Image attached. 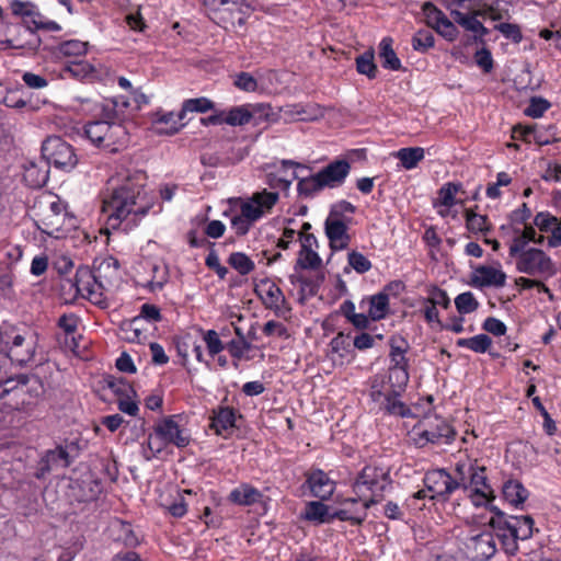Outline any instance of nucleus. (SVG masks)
I'll use <instances>...</instances> for the list:
<instances>
[{
    "mask_svg": "<svg viewBox=\"0 0 561 561\" xmlns=\"http://www.w3.org/2000/svg\"><path fill=\"white\" fill-rule=\"evenodd\" d=\"M423 484L431 493L430 500L442 504L459 489L468 492V499L476 507L488 506L496 497L488 478V468L467 454L456 461L455 477L444 468L432 469L425 472Z\"/></svg>",
    "mask_w": 561,
    "mask_h": 561,
    "instance_id": "nucleus-1",
    "label": "nucleus"
},
{
    "mask_svg": "<svg viewBox=\"0 0 561 561\" xmlns=\"http://www.w3.org/2000/svg\"><path fill=\"white\" fill-rule=\"evenodd\" d=\"M147 174L137 170L123 182L107 190L102 201V213L112 229L127 231L137 227L156 204V196L147 190Z\"/></svg>",
    "mask_w": 561,
    "mask_h": 561,
    "instance_id": "nucleus-2",
    "label": "nucleus"
},
{
    "mask_svg": "<svg viewBox=\"0 0 561 561\" xmlns=\"http://www.w3.org/2000/svg\"><path fill=\"white\" fill-rule=\"evenodd\" d=\"M389 346V367L386 373H378L369 378V398L379 405L383 414L409 417L412 411L401 398L410 380V360L407 357L410 345L404 337L393 336Z\"/></svg>",
    "mask_w": 561,
    "mask_h": 561,
    "instance_id": "nucleus-3",
    "label": "nucleus"
},
{
    "mask_svg": "<svg viewBox=\"0 0 561 561\" xmlns=\"http://www.w3.org/2000/svg\"><path fill=\"white\" fill-rule=\"evenodd\" d=\"M121 263L112 256L96 257L92 270L79 268L76 273L75 286L77 293L99 305L104 291H111L121 280Z\"/></svg>",
    "mask_w": 561,
    "mask_h": 561,
    "instance_id": "nucleus-4",
    "label": "nucleus"
},
{
    "mask_svg": "<svg viewBox=\"0 0 561 561\" xmlns=\"http://www.w3.org/2000/svg\"><path fill=\"white\" fill-rule=\"evenodd\" d=\"M492 514L488 526L499 540L501 550L508 557H514L519 550L518 542L528 540L535 530V520L530 515H508L495 505H490Z\"/></svg>",
    "mask_w": 561,
    "mask_h": 561,
    "instance_id": "nucleus-5",
    "label": "nucleus"
},
{
    "mask_svg": "<svg viewBox=\"0 0 561 561\" xmlns=\"http://www.w3.org/2000/svg\"><path fill=\"white\" fill-rule=\"evenodd\" d=\"M44 392L38 377L18 375L0 382V410H21Z\"/></svg>",
    "mask_w": 561,
    "mask_h": 561,
    "instance_id": "nucleus-6",
    "label": "nucleus"
},
{
    "mask_svg": "<svg viewBox=\"0 0 561 561\" xmlns=\"http://www.w3.org/2000/svg\"><path fill=\"white\" fill-rule=\"evenodd\" d=\"M391 486L392 479L389 470L375 465H366L352 483L353 492L365 503L366 508L380 503Z\"/></svg>",
    "mask_w": 561,
    "mask_h": 561,
    "instance_id": "nucleus-7",
    "label": "nucleus"
},
{
    "mask_svg": "<svg viewBox=\"0 0 561 561\" xmlns=\"http://www.w3.org/2000/svg\"><path fill=\"white\" fill-rule=\"evenodd\" d=\"M83 133L92 145L111 152L118 151L129 140L125 125L105 117H91L83 126Z\"/></svg>",
    "mask_w": 561,
    "mask_h": 561,
    "instance_id": "nucleus-8",
    "label": "nucleus"
},
{
    "mask_svg": "<svg viewBox=\"0 0 561 561\" xmlns=\"http://www.w3.org/2000/svg\"><path fill=\"white\" fill-rule=\"evenodd\" d=\"M179 417L180 415L165 416L153 427V434L148 437V447L154 455L161 453L168 445L184 448L190 444V434L178 423Z\"/></svg>",
    "mask_w": 561,
    "mask_h": 561,
    "instance_id": "nucleus-9",
    "label": "nucleus"
},
{
    "mask_svg": "<svg viewBox=\"0 0 561 561\" xmlns=\"http://www.w3.org/2000/svg\"><path fill=\"white\" fill-rule=\"evenodd\" d=\"M78 111L90 117H105L123 124L126 119V112L130 106L129 100L124 96L113 99L93 100L90 98L78 99Z\"/></svg>",
    "mask_w": 561,
    "mask_h": 561,
    "instance_id": "nucleus-10",
    "label": "nucleus"
},
{
    "mask_svg": "<svg viewBox=\"0 0 561 561\" xmlns=\"http://www.w3.org/2000/svg\"><path fill=\"white\" fill-rule=\"evenodd\" d=\"M414 442L420 448L428 444H450L456 436L454 427L443 417H428L414 428Z\"/></svg>",
    "mask_w": 561,
    "mask_h": 561,
    "instance_id": "nucleus-11",
    "label": "nucleus"
},
{
    "mask_svg": "<svg viewBox=\"0 0 561 561\" xmlns=\"http://www.w3.org/2000/svg\"><path fill=\"white\" fill-rule=\"evenodd\" d=\"M515 268L533 277L548 279L556 275L557 267L552 259L541 249L529 247L515 260Z\"/></svg>",
    "mask_w": 561,
    "mask_h": 561,
    "instance_id": "nucleus-12",
    "label": "nucleus"
},
{
    "mask_svg": "<svg viewBox=\"0 0 561 561\" xmlns=\"http://www.w3.org/2000/svg\"><path fill=\"white\" fill-rule=\"evenodd\" d=\"M42 157L46 161V167L54 165L66 171L73 169L78 163L73 147L59 136H50L44 140Z\"/></svg>",
    "mask_w": 561,
    "mask_h": 561,
    "instance_id": "nucleus-13",
    "label": "nucleus"
},
{
    "mask_svg": "<svg viewBox=\"0 0 561 561\" xmlns=\"http://www.w3.org/2000/svg\"><path fill=\"white\" fill-rule=\"evenodd\" d=\"M41 14L34 10L30 12V16L24 15L21 24H12L9 26V33L19 32L25 39H20L16 36H10L2 41L9 48L13 49H30L35 50L41 45V38L36 34V30H41Z\"/></svg>",
    "mask_w": 561,
    "mask_h": 561,
    "instance_id": "nucleus-14",
    "label": "nucleus"
},
{
    "mask_svg": "<svg viewBox=\"0 0 561 561\" xmlns=\"http://www.w3.org/2000/svg\"><path fill=\"white\" fill-rule=\"evenodd\" d=\"M493 530H472L462 541V551L470 561H488L497 551L496 540Z\"/></svg>",
    "mask_w": 561,
    "mask_h": 561,
    "instance_id": "nucleus-15",
    "label": "nucleus"
},
{
    "mask_svg": "<svg viewBox=\"0 0 561 561\" xmlns=\"http://www.w3.org/2000/svg\"><path fill=\"white\" fill-rule=\"evenodd\" d=\"M279 199L278 192L263 190L255 192L240 205V214L244 219L255 224L266 213H270Z\"/></svg>",
    "mask_w": 561,
    "mask_h": 561,
    "instance_id": "nucleus-16",
    "label": "nucleus"
},
{
    "mask_svg": "<svg viewBox=\"0 0 561 561\" xmlns=\"http://www.w3.org/2000/svg\"><path fill=\"white\" fill-rule=\"evenodd\" d=\"M271 106L264 104H243L239 106H232L229 110H224L225 124L229 126H244L250 124L252 119L254 125H257L260 121H270Z\"/></svg>",
    "mask_w": 561,
    "mask_h": 561,
    "instance_id": "nucleus-17",
    "label": "nucleus"
},
{
    "mask_svg": "<svg viewBox=\"0 0 561 561\" xmlns=\"http://www.w3.org/2000/svg\"><path fill=\"white\" fill-rule=\"evenodd\" d=\"M254 291L260 296L266 309L272 310L276 317L287 319L291 308L286 301L282 289L271 279H262Z\"/></svg>",
    "mask_w": 561,
    "mask_h": 561,
    "instance_id": "nucleus-18",
    "label": "nucleus"
},
{
    "mask_svg": "<svg viewBox=\"0 0 561 561\" xmlns=\"http://www.w3.org/2000/svg\"><path fill=\"white\" fill-rule=\"evenodd\" d=\"M70 462V455L67 449L62 446H56L43 454L35 466L33 476L38 480L45 479L51 471L69 467Z\"/></svg>",
    "mask_w": 561,
    "mask_h": 561,
    "instance_id": "nucleus-19",
    "label": "nucleus"
},
{
    "mask_svg": "<svg viewBox=\"0 0 561 561\" xmlns=\"http://www.w3.org/2000/svg\"><path fill=\"white\" fill-rule=\"evenodd\" d=\"M335 214H329L324 221V233L329 240V247L332 252H339L347 249L351 242V236L348 234V222L347 220L335 219Z\"/></svg>",
    "mask_w": 561,
    "mask_h": 561,
    "instance_id": "nucleus-20",
    "label": "nucleus"
},
{
    "mask_svg": "<svg viewBox=\"0 0 561 561\" xmlns=\"http://www.w3.org/2000/svg\"><path fill=\"white\" fill-rule=\"evenodd\" d=\"M350 171L351 164L348 161L341 159L330 162L328 165L317 172V175L324 188H334L345 182Z\"/></svg>",
    "mask_w": 561,
    "mask_h": 561,
    "instance_id": "nucleus-21",
    "label": "nucleus"
},
{
    "mask_svg": "<svg viewBox=\"0 0 561 561\" xmlns=\"http://www.w3.org/2000/svg\"><path fill=\"white\" fill-rule=\"evenodd\" d=\"M306 484L311 495L321 501L329 500L335 491V482L321 469H316L307 473Z\"/></svg>",
    "mask_w": 561,
    "mask_h": 561,
    "instance_id": "nucleus-22",
    "label": "nucleus"
},
{
    "mask_svg": "<svg viewBox=\"0 0 561 561\" xmlns=\"http://www.w3.org/2000/svg\"><path fill=\"white\" fill-rule=\"evenodd\" d=\"M360 500L357 497H347L342 501L344 507L332 512L333 520L348 522L353 526L362 525L367 518V510L363 502L358 506Z\"/></svg>",
    "mask_w": 561,
    "mask_h": 561,
    "instance_id": "nucleus-23",
    "label": "nucleus"
},
{
    "mask_svg": "<svg viewBox=\"0 0 561 561\" xmlns=\"http://www.w3.org/2000/svg\"><path fill=\"white\" fill-rule=\"evenodd\" d=\"M506 283V274L493 266L479 265L471 276L470 285L474 288L503 287Z\"/></svg>",
    "mask_w": 561,
    "mask_h": 561,
    "instance_id": "nucleus-24",
    "label": "nucleus"
},
{
    "mask_svg": "<svg viewBox=\"0 0 561 561\" xmlns=\"http://www.w3.org/2000/svg\"><path fill=\"white\" fill-rule=\"evenodd\" d=\"M141 319H145L149 322H160L162 320V314L156 305L144 304L140 307L139 316L125 323L124 325L126 328L123 327V330L126 332H131V335H127L126 337L129 342H140L141 337L144 336L142 331L137 328V323L140 322Z\"/></svg>",
    "mask_w": 561,
    "mask_h": 561,
    "instance_id": "nucleus-25",
    "label": "nucleus"
},
{
    "mask_svg": "<svg viewBox=\"0 0 561 561\" xmlns=\"http://www.w3.org/2000/svg\"><path fill=\"white\" fill-rule=\"evenodd\" d=\"M534 225L541 231L550 233L548 245L558 248L561 245V218H558L549 211H539L534 218Z\"/></svg>",
    "mask_w": 561,
    "mask_h": 561,
    "instance_id": "nucleus-26",
    "label": "nucleus"
},
{
    "mask_svg": "<svg viewBox=\"0 0 561 561\" xmlns=\"http://www.w3.org/2000/svg\"><path fill=\"white\" fill-rule=\"evenodd\" d=\"M367 305V313L371 321H380L390 312L389 295L386 291H380L376 295L364 297L359 307L364 308Z\"/></svg>",
    "mask_w": 561,
    "mask_h": 561,
    "instance_id": "nucleus-27",
    "label": "nucleus"
},
{
    "mask_svg": "<svg viewBox=\"0 0 561 561\" xmlns=\"http://www.w3.org/2000/svg\"><path fill=\"white\" fill-rule=\"evenodd\" d=\"M263 493L250 483H241L232 489L227 497L228 502L239 506H252L262 501Z\"/></svg>",
    "mask_w": 561,
    "mask_h": 561,
    "instance_id": "nucleus-28",
    "label": "nucleus"
},
{
    "mask_svg": "<svg viewBox=\"0 0 561 561\" xmlns=\"http://www.w3.org/2000/svg\"><path fill=\"white\" fill-rule=\"evenodd\" d=\"M79 317L75 313H64L58 319V328L65 333V345L72 352L79 348V340L82 339L80 334H77L79 325Z\"/></svg>",
    "mask_w": 561,
    "mask_h": 561,
    "instance_id": "nucleus-29",
    "label": "nucleus"
},
{
    "mask_svg": "<svg viewBox=\"0 0 561 561\" xmlns=\"http://www.w3.org/2000/svg\"><path fill=\"white\" fill-rule=\"evenodd\" d=\"M529 496V491L516 479H508L502 485V499L515 508H519Z\"/></svg>",
    "mask_w": 561,
    "mask_h": 561,
    "instance_id": "nucleus-30",
    "label": "nucleus"
},
{
    "mask_svg": "<svg viewBox=\"0 0 561 561\" xmlns=\"http://www.w3.org/2000/svg\"><path fill=\"white\" fill-rule=\"evenodd\" d=\"M237 410L232 407H219L213 410L210 417V427L217 435H222L225 431L236 427Z\"/></svg>",
    "mask_w": 561,
    "mask_h": 561,
    "instance_id": "nucleus-31",
    "label": "nucleus"
},
{
    "mask_svg": "<svg viewBox=\"0 0 561 561\" xmlns=\"http://www.w3.org/2000/svg\"><path fill=\"white\" fill-rule=\"evenodd\" d=\"M330 357L334 364L343 365L345 359L353 353L351 335L339 332L330 342Z\"/></svg>",
    "mask_w": 561,
    "mask_h": 561,
    "instance_id": "nucleus-32",
    "label": "nucleus"
},
{
    "mask_svg": "<svg viewBox=\"0 0 561 561\" xmlns=\"http://www.w3.org/2000/svg\"><path fill=\"white\" fill-rule=\"evenodd\" d=\"M301 518L317 525L330 524L333 522V516L330 512L329 505L324 504L321 500L308 502L301 512Z\"/></svg>",
    "mask_w": 561,
    "mask_h": 561,
    "instance_id": "nucleus-33",
    "label": "nucleus"
},
{
    "mask_svg": "<svg viewBox=\"0 0 561 561\" xmlns=\"http://www.w3.org/2000/svg\"><path fill=\"white\" fill-rule=\"evenodd\" d=\"M89 47L88 42L80 39H68L58 43L53 47L51 54L56 59L61 58H79L87 54Z\"/></svg>",
    "mask_w": 561,
    "mask_h": 561,
    "instance_id": "nucleus-34",
    "label": "nucleus"
},
{
    "mask_svg": "<svg viewBox=\"0 0 561 561\" xmlns=\"http://www.w3.org/2000/svg\"><path fill=\"white\" fill-rule=\"evenodd\" d=\"M112 531L114 534L115 541L122 542L127 548H136L140 545V539L134 531L130 523L116 519L112 524Z\"/></svg>",
    "mask_w": 561,
    "mask_h": 561,
    "instance_id": "nucleus-35",
    "label": "nucleus"
},
{
    "mask_svg": "<svg viewBox=\"0 0 561 561\" xmlns=\"http://www.w3.org/2000/svg\"><path fill=\"white\" fill-rule=\"evenodd\" d=\"M184 118H179V113L174 114L173 112L164 113L159 115L153 121V129L157 134L164 135H174L182 127L185 126L183 123Z\"/></svg>",
    "mask_w": 561,
    "mask_h": 561,
    "instance_id": "nucleus-36",
    "label": "nucleus"
},
{
    "mask_svg": "<svg viewBox=\"0 0 561 561\" xmlns=\"http://www.w3.org/2000/svg\"><path fill=\"white\" fill-rule=\"evenodd\" d=\"M450 14L454 21L457 23L459 18H471L483 15L481 3L479 0H453L450 2Z\"/></svg>",
    "mask_w": 561,
    "mask_h": 561,
    "instance_id": "nucleus-37",
    "label": "nucleus"
},
{
    "mask_svg": "<svg viewBox=\"0 0 561 561\" xmlns=\"http://www.w3.org/2000/svg\"><path fill=\"white\" fill-rule=\"evenodd\" d=\"M293 285L298 284L301 293L307 294L309 297H313L318 294L322 283L324 282V274L318 273L314 276H306L302 274H295L289 277Z\"/></svg>",
    "mask_w": 561,
    "mask_h": 561,
    "instance_id": "nucleus-38",
    "label": "nucleus"
},
{
    "mask_svg": "<svg viewBox=\"0 0 561 561\" xmlns=\"http://www.w3.org/2000/svg\"><path fill=\"white\" fill-rule=\"evenodd\" d=\"M65 71L72 78L94 80L99 78L98 69L85 60H71L65 67Z\"/></svg>",
    "mask_w": 561,
    "mask_h": 561,
    "instance_id": "nucleus-39",
    "label": "nucleus"
},
{
    "mask_svg": "<svg viewBox=\"0 0 561 561\" xmlns=\"http://www.w3.org/2000/svg\"><path fill=\"white\" fill-rule=\"evenodd\" d=\"M392 44L393 39L391 37H383L379 44V56L383 68L398 71L402 68V65L392 48Z\"/></svg>",
    "mask_w": 561,
    "mask_h": 561,
    "instance_id": "nucleus-40",
    "label": "nucleus"
},
{
    "mask_svg": "<svg viewBox=\"0 0 561 561\" xmlns=\"http://www.w3.org/2000/svg\"><path fill=\"white\" fill-rule=\"evenodd\" d=\"M215 111V102L206 96L186 99L182 103L179 112V118H185L187 113H207Z\"/></svg>",
    "mask_w": 561,
    "mask_h": 561,
    "instance_id": "nucleus-41",
    "label": "nucleus"
},
{
    "mask_svg": "<svg viewBox=\"0 0 561 561\" xmlns=\"http://www.w3.org/2000/svg\"><path fill=\"white\" fill-rule=\"evenodd\" d=\"M49 174L48 169L39 168L36 163L31 162L25 167L23 179L25 183L32 188H39L44 186L48 181Z\"/></svg>",
    "mask_w": 561,
    "mask_h": 561,
    "instance_id": "nucleus-42",
    "label": "nucleus"
},
{
    "mask_svg": "<svg viewBox=\"0 0 561 561\" xmlns=\"http://www.w3.org/2000/svg\"><path fill=\"white\" fill-rule=\"evenodd\" d=\"M356 70L359 75L366 76L368 79L377 77L378 68L375 64V51L373 48L365 50L355 58Z\"/></svg>",
    "mask_w": 561,
    "mask_h": 561,
    "instance_id": "nucleus-43",
    "label": "nucleus"
},
{
    "mask_svg": "<svg viewBox=\"0 0 561 561\" xmlns=\"http://www.w3.org/2000/svg\"><path fill=\"white\" fill-rule=\"evenodd\" d=\"M424 149L421 147H407L399 149L394 156L405 170H412L424 159Z\"/></svg>",
    "mask_w": 561,
    "mask_h": 561,
    "instance_id": "nucleus-44",
    "label": "nucleus"
},
{
    "mask_svg": "<svg viewBox=\"0 0 561 561\" xmlns=\"http://www.w3.org/2000/svg\"><path fill=\"white\" fill-rule=\"evenodd\" d=\"M458 347L468 348L474 353L483 354L492 345V339L486 334H478L472 337H461L456 341Z\"/></svg>",
    "mask_w": 561,
    "mask_h": 561,
    "instance_id": "nucleus-45",
    "label": "nucleus"
},
{
    "mask_svg": "<svg viewBox=\"0 0 561 561\" xmlns=\"http://www.w3.org/2000/svg\"><path fill=\"white\" fill-rule=\"evenodd\" d=\"M457 24L466 31L473 33V41L476 43L482 45L485 44L484 38L489 35L490 30L486 28L476 16L465 18L461 15V18L457 20Z\"/></svg>",
    "mask_w": 561,
    "mask_h": 561,
    "instance_id": "nucleus-46",
    "label": "nucleus"
},
{
    "mask_svg": "<svg viewBox=\"0 0 561 561\" xmlns=\"http://www.w3.org/2000/svg\"><path fill=\"white\" fill-rule=\"evenodd\" d=\"M150 271L152 273V276L150 279L144 284V287L149 289V291H157L161 290L164 285L169 280V270L167 265H161L157 263L150 264Z\"/></svg>",
    "mask_w": 561,
    "mask_h": 561,
    "instance_id": "nucleus-47",
    "label": "nucleus"
},
{
    "mask_svg": "<svg viewBox=\"0 0 561 561\" xmlns=\"http://www.w3.org/2000/svg\"><path fill=\"white\" fill-rule=\"evenodd\" d=\"M462 191V184L459 182H447L437 191V203L434 205H442L450 208L457 204L456 194Z\"/></svg>",
    "mask_w": 561,
    "mask_h": 561,
    "instance_id": "nucleus-48",
    "label": "nucleus"
},
{
    "mask_svg": "<svg viewBox=\"0 0 561 561\" xmlns=\"http://www.w3.org/2000/svg\"><path fill=\"white\" fill-rule=\"evenodd\" d=\"M322 265V259L316 249L300 248L295 270H318Z\"/></svg>",
    "mask_w": 561,
    "mask_h": 561,
    "instance_id": "nucleus-49",
    "label": "nucleus"
},
{
    "mask_svg": "<svg viewBox=\"0 0 561 561\" xmlns=\"http://www.w3.org/2000/svg\"><path fill=\"white\" fill-rule=\"evenodd\" d=\"M227 263L237 271L241 276H247L255 268L253 260L243 252H232Z\"/></svg>",
    "mask_w": 561,
    "mask_h": 561,
    "instance_id": "nucleus-50",
    "label": "nucleus"
},
{
    "mask_svg": "<svg viewBox=\"0 0 561 561\" xmlns=\"http://www.w3.org/2000/svg\"><path fill=\"white\" fill-rule=\"evenodd\" d=\"M322 190H324V187L322 186L317 173L307 178L298 179L297 192L299 196L311 198Z\"/></svg>",
    "mask_w": 561,
    "mask_h": 561,
    "instance_id": "nucleus-51",
    "label": "nucleus"
},
{
    "mask_svg": "<svg viewBox=\"0 0 561 561\" xmlns=\"http://www.w3.org/2000/svg\"><path fill=\"white\" fill-rule=\"evenodd\" d=\"M237 340H231L226 344V348L232 358L240 360L244 357V354L252 347L251 343L248 342L240 328H234Z\"/></svg>",
    "mask_w": 561,
    "mask_h": 561,
    "instance_id": "nucleus-52",
    "label": "nucleus"
},
{
    "mask_svg": "<svg viewBox=\"0 0 561 561\" xmlns=\"http://www.w3.org/2000/svg\"><path fill=\"white\" fill-rule=\"evenodd\" d=\"M466 227L473 233L488 232L490 230L488 216L477 214L473 209L465 211Z\"/></svg>",
    "mask_w": 561,
    "mask_h": 561,
    "instance_id": "nucleus-53",
    "label": "nucleus"
},
{
    "mask_svg": "<svg viewBox=\"0 0 561 561\" xmlns=\"http://www.w3.org/2000/svg\"><path fill=\"white\" fill-rule=\"evenodd\" d=\"M348 266L344 268L345 273H350V268L355 270L358 274H365L371 268V262L360 252L351 251L347 254Z\"/></svg>",
    "mask_w": 561,
    "mask_h": 561,
    "instance_id": "nucleus-54",
    "label": "nucleus"
},
{
    "mask_svg": "<svg viewBox=\"0 0 561 561\" xmlns=\"http://www.w3.org/2000/svg\"><path fill=\"white\" fill-rule=\"evenodd\" d=\"M435 38L434 34L430 30L417 31L411 41V45L414 50L419 53H426L430 48L434 47Z\"/></svg>",
    "mask_w": 561,
    "mask_h": 561,
    "instance_id": "nucleus-55",
    "label": "nucleus"
},
{
    "mask_svg": "<svg viewBox=\"0 0 561 561\" xmlns=\"http://www.w3.org/2000/svg\"><path fill=\"white\" fill-rule=\"evenodd\" d=\"M202 332L207 352L211 358H214L226 348V345L220 340L219 333L217 331L207 330Z\"/></svg>",
    "mask_w": 561,
    "mask_h": 561,
    "instance_id": "nucleus-56",
    "label": "nucleus"
},
{
    "mask_svg": "<svg viewBox=\"0 0 561 561\" xmlns=\"http://www.w3.org/2000/svg\"><path fill=\"white\" fill-rule=\"evenodd\" d=\"M455 305L460 314L471 313L479 308V302L471 291L459 294L455 298Z\"/></svg>",
    "mask_w": 561,
    "mask_h": 561,
    "instance_id": "nucleus-57",
    "label": "nucleus"
},
{
    "mask_svg": "<svg viewBox=\"0 0 561 561\" xmlns=\"http://www.w3.org/2000/svg\"><path fill=\"white\" fill-rule=\"evenodd\" d=\"M108 388L117 397V399L126 397H137V392L133 385L124 378H113L107 381Z\"/></svg>",
    "mask_w": 561,
    "mask_h": 561,
    "instance_id": "nucleus-58",
    "label": "nucleus"
},
{
    "mask_svg": "<svg viewBox=\"0 0 561 561\" xmlns=\"http://www.w3.org/2000/svg\"><path fill=\"white\" fill-rule=\"evenodd\" d=\"M245 0H205V5L211 12L227 11L236 12L240 11Z\"/></svg>",
    "mask_w": 561,
    "mask_h": 561,
    "instance_id": "nucleus-59",
    "label": "nucleus"
},
{
    "mask_svg": "<svg viewBox=\"0 0 561 561\" xmlns=\"http://www.w3.org/2000/svg\"><path fill=\"white\" fill-rule=\"evenodd\" d=\"M551 104L548 100L541 96H533L529 100L528 106L524 110L526 116L531 118L541 117L549 108Z\"/></svg>",
    "mask_w": 561,
    "mask_h": 561,
    "instance_id": "nucleus-60",
    "label": "nucleus"
},
{
    "mask_svg": "<svg viewBox=\"0 0 561 561\" xmlns=\"http://www.w3.org/2000/svg\"><path fill=\"white\" fill-rule=\"evenodd\" d=\"M298 179V175L297 173L294 171L291 173V176L290 178H287L285 175H279L278 173H267L266 174V184L272 188V190H279V191H288L293 181L294 180H297Z\"/></svg>",
    "mask_w": 561,
    "mask_h": 561,
    "instance_id": "nucleus-61",
    "label": "nucleus"
},
{
    "mask_svg": "<svg viewBox=\"0 0 561 561\" xmlns=\"http://www.w3.org/2000/svg\"><path fill=\"white\" fill-rule=\"evenodd\" d=\"M545 279L539 277H524L519 276L515 279V285L520 287L522 289H533L536 288L539 293L547 294L550 298H552V293L549 287L543 283Z\"/></svg>",
    "mask_w": 561,
    "mask_h": 561,
    "instance_id": "nucleus-62",
    "label": "nucleus"
},
{
    "mask_svg": "<svg viewBox=\"0 0 561 561\" xmlns=\"http://www.w3.org/2000/svg\"><path fill=\"white\" fill-rule=\"evenodd\" d=\"M424 302L432 304L435 307L440 306L444 309H447L450 306V299L446 290L435 285L431 286V288L428 289V297L424 299Z\"/></svg>",
    "mask_w": 561,
    "mask_h": 561,
    "instance_id": "nucleus-63",
    "label": "nucleus"
},
{
    "mask_svg": "<svg viewBox=\"0 0 561 561\" xmlns=\"http://www.w3.org/2000/svg\"><path fill=\"white\" fill-rule=\"evenodd\" d=\"M176 354L180 357L181 365L185 366L188 362L190 352L192 351L193 337L186 334L174 340Z\"/></svg>",
    "mask_w": 561,
    "mask_h": 561,
    "instance_id": "nucleus-64",
    "label": "nucleus"
}]
</instances>
